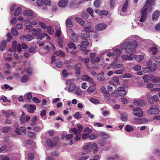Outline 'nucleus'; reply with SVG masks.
<instances>
[{
    "mask_svg": "<svg viewBox=\"0 0 160 160\" xmlns=\"http://www.w3.org/2000/svg\"><path fill=\"white\" fill-rule=\"evenodd\" d=\"M125 128L126 130L128 132H130L133 130V128L128 125H126L125 127Z\"/></svg>",
    "mask_w": 160,
    "mask_h": 160,
    "instance_id": "nucleus-41",
    "label": "nucleus"
},
{
    "mask_svg": "<svg viewBox=\"0 0 160 160\" xmlns=\"http://www.w3.org/2000/svg\"><path fill=\"white\" fill-rule=\"evenodd\" d=\"M95 84H93V85L89 87L87 89V92H88L91 93L95 91L96 90V87L95 85Z\"/></svg>",
    "mask_w": 160,
    "mask_h": 160,
    "instance_id": "nucleus-20",
    "label": "nucleus"
},
{
    "mask_svg": "<svg viewBox=\"0 0 160 160\" xmlns=\"http://www.w3.org/2000/svg\"><path fill=\"white\" fill-rule=\"evenodd\" d=\"M92 129H90L88 127L84 129V132L89 134L91 133L92 132Z\"/></svg>",
    "mask_w": 160,
    "mask_h": 160,
    "instance_id": "nucleus-62",
    "label": "nucleus"
},
{
    "mask_svg": "<svg viewBox=\"0 0 160 160\" xmlns=\"http://www.w3.org/2000/svg\"><path fill=\"white\" fill-rule=\"evenodd\" d=\"M43 3L46 5L50 6L51 5V2L50 0H44Z\"/></svg>",
    "mask_w": 160,
    "mask_h": 160,
    "instance_id": "nucleus-56",
    "label": "nucleus"
},
{
    "mask_svg": "<svg viewBox=\"0 0 160 160\" xmlns=\"http://www.w3.org/2000/svg\"><path fill=\"white\" fill-rule=\"evenodd\" d=\"M150 80L154 83H158L160 82V78L155 77L154 76L152 75L150 77Z\"/></svg>",
    "mask_w": 160,
    "mask_h": 160,
    "instance_id": "nucleus-18",
    "label": "nucleus"
},
{
    "mask_svg": "<svg viewBox=\"0 0 160 160\" xmlns=\"http://www.w3.org/2000/svg\"><path fill=\"white\" fill-rule=\"evenodd\" d=\"M23 14L25 16H29L33 15V13L32 11L31 10H27L23 12Z\"/></svg>",
    "mask_w": 160,
    "mask_h": 160,
    "instance_id": "nucleus-23",
    "label": "nucleus"
},
{
    "mask_svg": "<svg viewBox=\"0 0 160 160\" xmlns=\"http://www.w3.org/2000/svg\"><path fill=\"white\" fill-rule=\"evenodd\" d=\"M7 36L8 37L7 41L8 42H9L12 38V34L10 32L8 33L7 34Z\"/></svg>",
    "mask_w": 160,
    "mask_h": 160,
    "instance_id": "nucleus-47",
    "label": "nucleus"
},
{
    "mask_svg": "<svg viewBox=\"0 0 160 160\" xmlns=\"http://www.w3.org/2000/svg\"><path fill=\"white\" fill-rule=\"evenodd\" d=\"M108 12L105 10H102L99 12V14L100 15H107L108 14Z\"/></svg>",
    "mask_w": 160,
    "mask_h": 160,
    "instance_id": "nucleus-55",
    "label": "nucleus"
},
{
    "mask_svg": "<svg viewBox=\"0 0 160 160\" xmlns=\"http://www.w3.org/2000/svg\"><path fill=\"white\" fill-rule=\"evenodd\" d=\"M121 101L123 104H127L128 102V100L124 98H122L121 99Z\"/></svg>",
    "mask_w": 160,
    "mask_h": 160,
    "instance_id": "nucleus-60",
    "label": "nucleus"
},
{
    "mask_svg": "<svg viewBox=\"0 0 160 160\" xmlns=\"http://www.w3.org/2000/svg\"><path fill=\"white\" fill-rule=\"evenodd\" d=\"M32 99L33 101L37 103H39L41 102V100L36 97H33Z\"/></svg>",
    "mask_w": 160,
    "mask_h": 160,
    "instance_id": "nucleus-63",
    "label": "nucleus"
},
{
    "mask_svg": "<svg viewBox=\"0 0 160 160\" xmlns=\"http://www.w3.org/2000/svg\"><path fill=\"white\" fill-rule=\"evenodd\" d=\"M146 68L150 70H156V64L154 63H153L151 61H149L147 62Z\"/></svg>",
    "mask_w": 160,
    "mask_h": 160,
    "instance_id": "nucleus-4",
    "label": "nucleus"
},
{
    "mask_svg": "<svg viewBox=\"0 0 160 160\" xmlns=\"http://www.w3.org/2000/svg\"><path fill=\"white\" fill-rule=\"evenodd\" d=\"M39 24L43 29H46L48 28V27H47L46 24L43 22H39Z\"/></svg>",
    "mask_w": 160,
    "mask_h": 160,
    "instance_id": "nucleus-50",
    "label": "nucleus"
},
{
    "mask_svg": "<svg viewBox=\"0 0 160 160\" xmlns=\"http://www.w3.org/2000/svg\"><path fill=\"white\" fill-rule=\"evenodd\" d=\"M48 32L49 34H52L53 33L54 30L52 29V27L51 26H48Z\"/></svg>",
    "mask_w": 160,
    "mask_h": 160,
    "instance_id": "nucleus-48",
    "label": "nucleus"
},
{
    "mask_svg": "<svg viewBox=\"0 0 160 160\" xmlns=\"http://www.w3.org/2000/svg\"><path fill=\"white\" fill-rule=\"evenodd\" d=\"M106 142L102 139H99L98 140V143L101 146H103L104 145Z\"/></svg>",
    "mask_w": 160,
    "mask_h": 160,
    "instance_id": "nucleus-51",
    "label": "nucleus"
},
{
    "mask_svg": "<svg viewBox=\"0 0 160 160\" xmlns=\"http://www.w3.org/2000/svg\"><path fill=\"white\" fill-rule=\"evenodd\" d=\"M34 158V155L32 153H29L28 154V160H32Z\"/></svg>",
    "mask_w": 160,
    "mask_h": 160,
    "instance_id": "nucleus-57",
    "label": "nucleus"
},
{
    "mask_svg": "<svg viewBox=\"0 0 160 160\" xmlns=\"http://www.w3.org/2000/svg\"><path fill=\"white\" fill-rule=\"evenodd\" d=\"M92 28L91 27H84L81 32V38L86 39L89 38L90 36L89 31H92Z\"/></svg>",
    "mask_w": 160,
    "mask_h": 160,
    "instance_id": "nucleus-3",
    "label": "nucleus"
},
{
    "mask_svg": "<svg viewBox=\"0 0 160 160\" xmlns=\"http://www.w3.org/2000/svg\"><path fill=\"white\" fill-rule=\"evenodd\" d=\"M104 73L103 72H102L101 73H98L97 75V79L100 81H103L104 80V78L103 77Z\"/></svg>",
    "mask_w": 160,
    "mask_h": 160,
    "instance_id": "nucleus-21",
    "label": "nucleus"
},
{
    "mask_svg": "<svg viewBox=\"0 0 160 160\" xmlns=\"http://www.w3.org/2000/svg\"><path fill=\"white\" fill-rule=\"evenodd\" d=\"M7 44L5 40H2L0 42V51H3L5 49Z\"/></svg>",
    "mask_w": 160,
    "mask_h": 160,
    "instance_id": "nucleus-13",
    "label": "nucleus"
},
{
    "mask_svg": "<svg viewBox=\"0 0 160 160\" xmlns=\"http://www.w3.org/2000/svg\"><path fill=\"white\" fill-rule=\"evenodd\" d=\"M107 25L106 24L99 23L95 26V29L97 31H102L105 29Z\"/></svg>",
    "mask_w": 160,
    "mask_h": 160,
    "instance_id": "nucleus-9",
    "label": "nucleus"
},
{
    "mask_svg": "<svg viewBox=\"0 0 160 160\" xmlns=\"http://www.w3.org/2000/svg\"><path fill=\"white\" fill-rule=\"evenodd\" d=\"M29 80L28 77L26 75H23L21 78V82L22 83H25Z\"/></svg>",
    "mask_w": 160,
    "mask_h": 160,
    "instance_id": "nucleus-22",
    "label": "nucleus"
},
{
    "mask_svg": "<svg viewBox=\"0 0 160 160\" xmlns=\"http://www.w3.org/2000/svg\"><path fill=\"white\" fill-rule=\"evenodd\" d=\"M22 8L18 7L16 9L14 15L16 16H18L19 15L22 11Z\"/></svg>",
    "mask_w": 160,
    "mask_h": 160,
    "instance_id": "nucleus-26",
    "label": "nucleus"
},
{
    "mask_svg": "<svg viewBox=\"0 0 160 160\" xmlns=\"http://www.w3.org/2000/svg\"><path fill=\"white\" fill-rule=\"evenodd\" d=\"M74 118L76 119L82 118L81 115L78 112H76L74 115Z\"/></svg>",
    "mask_w": 160,
    "mask_h": 160,
    "instance_id": "nucleus-42",
    "label": "nucleus"
},
{
    "mask_svg": "<svg viewBox=\"0 0 160 160\" xmlns=\"http://www.w3.org/2000/svg\"><path fill=\"white\" fill-rule=\"evenodd\" d=\"M86 11L91 15L92 18H94V17L93 14L94 11L92 8H88L87 9Z\"/></svg>",
    "mask_w": 160,
    "mask_h": 160,
    "instance_id": "nucleus-35",
    "label": "nucleus"
},
{
    "mask_svg": "<svg viewBox=\"0 0 160 160\" xmlns=\"http://www.w3.org/2000/svg\"><path fill=\"white\" fill-rule=\"evenodd\" d=\"M36 50L35 47L31 46L29 49L28 50V52L30 53L34 52Z\"/></svg>",
    "mask_w": 160,
    "mask_h": 160,
    "instance_id": "nucleus-54",
    "label": "nucleus"
},
{
    "mask_svg": "<svg viewBox=\"0 0 160 160\" xmlns=\"http://www.w3.org/2000/svg\"><path fill=\"white\" fill-rule=\"evenodd\" d=\"M160 15V11L159 10H156L153 13L152 15V18L153 21H156L158 19Z\"/></svg>",
    "mask_w": 160,
    "mask_h": 160,
    "instance_id": "nucleus-11",
    "label": "nucleus"
},
{
    "mask_svg": "<svg viewBox=\"0 0 160 160\" xmlns=\"http://www.w3.org/2000/svg\"><path fill=\"white\" fill-rule=\"evenodd\" d=\"M160 112V110L153 106H151L149 109L148 111L147 112L149 114H158Z\"/></svg>",
    "mask_w": 160,
    "mask_h": 160,
    "instance_id": "nucleus-7",
    "label": "nucleus"
},
{
    "mask_svg": "<svg viewBox=\"0 0 160 160\" xmlns=\"http://www.w3.org/2000/svg\"><path fill=\"white\" fill-rule=\"evenodd\" d=\"M81 43V45H82L83 46H88L89 45V43L87 40L82 42Z\"/></svg>",
    "mask_w": 160,
    "mask_h": 160,
    "instance_id": "nucleus-59",
    "label": "nucleus"
},
{
    "mask_svg": "<svg viewBox=\"0 0 160 160\" xmlns=\"http://www.w3.org/2000/svg\"><path fill=\"white\" fill-rule=\"evenodd\" d=\"M17 20L15 17L12 18L10 21V23L12 25L16 23Z\"/></svg>",
    "mask_w": 160,
    "mask_h": 160,
    "instance_id": "nucleus-61",
    "label": "nucleus"
},
{
    "mask_svg": "<svg viewBox=\"0 0 160 160\" xmlns=\"http://www.w3.org/2000/svg\"><path fill=\"white\" fill-rule=\"evenodd\" d=\"M100 136L103 139H108L109 138V135L102 132H100Z\"/></svg>",
    "mask_w": 160,
    "mask_h": 160,
    "instance_id": "nucleus-36",
    "label": "nucleus"
},
{
    "mask_svg": "<svg viewBox=\"0 0 160 160\" xmlns=\"http://www.w3.org/2000/svg\"><path fill=\"white\" fill-rule=\"evenodd\" d=\"M155 29L157 31L160 30V23L157 24L155 27Z\"/></svg>",
    "mask_w": 160,
    "mask_h": 160,
    "instance_id": "nucleus-64",
    "label": "nucleus"
},
{
    "mask_svg": "<svg viewBox=\"0 0 160 160\" xmlns=\"http://www.w3.org/2000/svg\"><path fill=\"white\" fill-rule=\"evenodd\" d=\"M155 0H147L141 10V16L140 19V22H143L146 19L147 15V11L148 10H151V7L154 4Z\"/></svg>",
    "mask_w": 160,
    "mask_h": 160,
    "instance_id": "nucleus-1",
    "label": "nucleus"
},
{
    "mask_svg": "<svg viewBox=\"0 0 160 160\" xmlns=\"http://www.w3.org/2000/svg\"><path fill=\"white\" fill-rule=\"evenodd\" d=\"M133 114L138 117H141L143 116V112L140 108L137 107L133 110Z\"/></svg>",
    "mask_w": 160,
    "mask_h": 160,
    "instance_id": "nucleus-8",
    "label": "nucleus"
},
{
    "mask_svg": "<svg viewBox=\"0 0 160 160\" xmlns=\"http://www.w3.org/2000/svg\"><path fill=\"white\" fill-rule=\"evenodd\" d=\"M75 20L77 21L82 26H84L85 24V22L82 20L81 18H78L76 17L75 18Z\"/></svg>",
    "mask_w": 160,
    "mask_h": 160,
    "instance_id": "nucleus-34",
    "label": "nucleus"
},
{
    "mask_svg": "<svg viewBox=\"0 0 160 160\" xmlns=\"http://www.w3.org/2000/svg\"><path fill=\"white\" fill-rule=\"evenodd\" d=\"M78 35L75 33L71 34L70 37V39L73 42H77L78 40Z\"/></svg>",
    "mask_w": 160,
    "mask_h": 160,
    "instance_id": "nucleus-16",
    "label": "nucleus"
},
{
    "mask_svg": "<svg viewBox=\"0 0 160 160\" xmlns=\"http://www.w3.org/2000/svg\"><path fill=\"white\" fill-rule=\"evenodd\" d=\"M90 101L91 102L95 104H98L100 102L98 100L92 98H90Z\"/></svg>",
    "mask_w": 160,
    "mask_h": 160,
    "instance_id": "nucleus-45",
    "label": "nucleus"
},
{
    "mask_svg": "<svg viewBox=\"0 0 160 160\" xmlns=\"http://www.w3.org/2000/svg\"><path fill=\"white\" fill-rule=\"evenodd\" d=\"M81 79L82 80L89 82L93 84H95V83L93 79L88 76L83 75L82 76Z\"/></svg>",
    "mask_w": 160,
    "mask_h": 160,
    "instance_id": "nucleus-10",
    "label": "nucleus"
},
{
    "mask_svg": "<svg viewBox=\"0 0 160 160\" xmlns=\"http://www.w3.org/2000/svg\"><path fill=\"white\" fill-rule=\"evenodd\" d=\"M128 116L126 113H123L121 117V119L123 122H126L127 120Z\"/></svg>",
    "mask_w": 160,
    "mask_h": 160,
    "instance_id": "nucleus-27",
    "label": "nucleus"
},
{
    "mask_svg": "<svg viewBox=\"0 0 160 160\" xmlns=\"http://www.w3.org/2000/svg\"><path fill=\"white\" fill-rule=\"evenodd\" d=\"M133 105L137 106L144 107L146 103L144 100L142 99L134 100L132 102Z\"/></svg>",
    "mask_w": 160,
    "mask_h": 160,
    "instance_id": "nucleus-5",
    "label": "nucleus"
},
{
    "mask_svg": "<svg viewBox=\"0 0 160 160\" xmlns=\"http://www.w3.org/2000/svg\"><path fill=\"white\" fill-rule=\"evenodd\" d=\"M68 46L70 48H73L74 50L76 49L75 44L72 42H70L67 44Z\"/></svg>",
    "mask_w": 160,
    "mask_h": 160,
    "instance_id": "nucleus-28",
    "label": "nucleus"
},
{
    "mask_svg": "<svg viewBox=\"0 0 160 160\" xmlns=\"http://www.w3.org/2000/svg\"><path fill=\"white\" fill-rule=\"evenodd\" d=\"M68 0H60L58 2V6L60 7H64L67 4Z\"/></svg>",
    "mask_w": 160,
    "mask_h": 160,
    "instance_id": "nucleus-12",
    "label": "nucleus"
},
{
    "mask_svg": "<svg viewBox=\"0 0 160 160\" xmlns=\"http://www.w3.org/2000/svg\"><path fill=\"white\" fill-rule=\"evenodd\" d=\"M25 36V38L28 41H31L34 39L33 37L30 34H27Z\"/></svg>",
    "mask_w": 160,
    "mask_h": 160,
    "instance_id": "nucleus-44",
    "label": "nucleus"
},
{
    "mask_svg": "<svg viewBox=\"0 0 160 160\" xmlns=\"http://www.w3.org/2000/svg\"><path fill=\"white\" fill-rule=\"evenodd\" d=\"M58 43L60 47L61 48H62L63 47V41L62 40V38L61 37H59Z\"/></svg>",
    "mask_w": 160,
    "mask_h": 160,
    "instance_id": "nucleus-43",
    "label": "nucleus"
},
{
    "mask_svg": "<svg viewBox=\"0 0 160 160\" xmlns=\"http://www.w3.org/2000/svg\"><path fill=\"white\" fill-rule=\"evenodd\" d=\"M91 144L89 143L87 145H85L82 147V149L84 150H88L90 148L91 146Z\"/></svg>",
    "mask_w": 160,
    "mask_h": 160,
    "instance_id": "nucleus-52",
    "label": "nucleus"
},
{
    "mask_svg": "<svg viewBox=\"0 0 160 160\" xmlns=\"http://www.w3.org/2000/svg\"><path fill=\"white\" fill-rule=\"evenodd\" d=\"M128 1L127 0L124 3L122 8V12H125L126 11L128 5Z\"/></svg>",
    "mask_w": 160,
    "mask_h": 160,
    "instance_id": "nucleus-33",
    "label": "nucleus"
},
{
    "mask_svg": "<svg viewBox=\"0 0 160 160\" xmlns=\"http://www.w3.org/2000/svg\"><path fill=\"white\" fill-rule=\"evenodd\" d=\"M36 109L35 105H30L29 108H28V111L29 112L32 113Z\"/></svg>",
    "mask_w": 160,
    "mask_h": 160,
    "instance_id": "nucleus-25",
    "label": "nucleus"
},
{
    "mask_svg": "<svg viewBox=\"0 0 160 160\" xmlns=\"http://www.w3.org/2000/svg\"><path fill=\"white\" fill-rule=\"evenodd\" d=\"M11 129V128L10 127H4L2 128V131L3 132L7 133H8Z\"/></svg>",
    "mask_w": 160,
    "mask_h": 160,
    "instance_id": "nucleus-31",
    "label": "nucleus"
},
{
    "mask_svg": "<svg viewBox=\"0 0 160 160\" xmlns=\"http://www.w3.org/2000/svg\"><path fill=\"white\" fill-rule=\"evenodd\" d=\"M92 148L93 149V153H96L98 150V144L96 143H93L91 145Z\"/></svg>",
    "mask_w": 160,
    "mask_h": 160,
    "instance_id": "nucleus-17",
    "label": "nucleus"
},
{
    "mask_svg": "<svg viewBox=\"0 0 160 160\" xmlns=\"http://www.w3.org/2000/svg\"><path fill=\"white\" fill-rule=\"evenodd\" d=\"M82 65L81 63H77L76 64L75 66V70H80L81 68L82 67Z\"/></svg>",
    "mask_w": 160,
    "mask_h": 160,
    "instance_id": "nucleus-49",
    "label": "nucleus"
},
{
    "mask_svg": "<svg viewBox=\"0 0 160 160\" xmlns=\"http://www.w3.org/2000/svg\"><path fill=\"white\" fill-rule=\"evenodd\" d=\"M56 66L59 68L62 67V62L60 61H57L55 62Z\"/></svg>",
    "mask_w": 160,
    "mask_h": 160,
    "instance_id": "nucleus-46",
    "label": "nucleus"
},
{
    "mask_svg": "<svg viewBox=\"0 0 160 160\" xmlns=\"http://www.w3.org/2000/svg\"><path fill=\"white\" fill-rule=\"evenodd\" d=\"M98 137V134L97 133H95L91 135L89 138L90 140H93L97 139Z\"/></svg>",
    "mask_w": 160,
    "mask_h": 160,
    "instance_id": "nucleus-39",
    "label": "nucleus"
},
{
    "mask_svg": "<svg viewBox=\"0 0 160 160\" xmlns=\"http://www.w3.org/2000/svg\"><path fill=\"white\" fill-rule=\"evenodd\" d=\"M66 25L68 27H71L72 26V23L71 18H68L67 19Z\"/></svg>",
    "mask_w": 160,
    "mask_h": 160,
    "instance_id": "nucleus-29",
    "label": "nucleus"
},
{
    "mask_svg": "<svg viewBox=\"0 0 160 160\" xmlns=\"http://www.w3.org/2000/svg\"><path fill=\"white\" fill-rule=\"evenodd\" d=\"M138 44L135 40L132 42H128L126 48L125 52L127 54H132L136 52V48L137 47Z\"/></svg>",
    "mask_w": 160,
    "mask_h": 160,
    "instance_id": "nucleus-2",
    "label": "nucleus"
},
{
    "mask_svg": "<svg viewBox=\"0 0 160 160\" xmlns=\"http://www.w3.org/2000/svg\"><path fill=\"white\" fill-rule=\"evenodd\" d=\"M118 95L121 96H124L126 95V92L125 91H122L118 92Z\"/></svg>",
    "mask_w": 160,
    "mask_h": 160,
    "instance_id": "nucleus-58",
    "label": "nucleus"
},
{
    "mask_svg": "<svg viewBox=\"0 0 160 160\" xmlns=\"http://www.w3.org/2000/svg\"><path fill=\"white\" fill-rule=\"evenodd\" d=\"M101 2L100 0L95 1L93 2V5L96 8H99L100 6Z\"/></svg>",
    "mask_w": 160,
    "mask_h": 160,
    "instance_id": "nucleus-38",
    "label": "nucleus"
},
{
    "mask_svg": "<svg viewBox=\"0 0 160 160\" xmlns=\"http://www.w3.org/2000/svg\"><path fill=\"white\" fill-rule=\"evenodd\" d=\"M104 97L108 101H110L111 99L110 97V93L108 92L104 94Z\"/></svg>",
    "mask_w": 160,
    "mask_h": 160,
    "instance_id": "nucleus-53",
    "label": "nucleus"
},
{
    "mask_svg": "<svg viewBox=\"0 0 160 160\" xmlns=\"http://www.w3.org/2000/svg\"><path fill=\"white\" fill-rule=\"evenodd\" d=\"M76 85L75 84L73 83H70L68 88V90L69 91L72 92L75 89Z\"/></svg>",
    "mask_w": 160,
    "mask_h": 160,
    "instance_id": "nucleus-30",
    "label": "nucleus"
},
{
    "mask_svg": "<svg viewBox=\"0 0 160 160\" xmlns=\"http://www.w3.org/2000/svg\"><path fill=\"white\" fill-rule=\"evenodd\" d=\"M47 36H48V38H50V37L48 35V34L45 32L41 33L38 35V36L37 37V39L38 40H41L43 39V38Z\"/></svg>",
    "mask_w": 160,
    "mask_h": 160,
    "instance_id": "nucleus-19",
    "label": "nucleus"
},
{
    "mask_svg": "<svg viewBox=\"0 0 160 160\" xmlns=\"http://www.w3.org/2000/svg\"><path fill=\"white\" fill-rule=\"evenodd\" d=\"M150 49L152 52V54L154 55H156L157 52V48L155 47L152 46L151 47Z\"/></svg>",
    "mask_w": 160,
    "mask_h": 160,
    "instance_id": "nucleus-32",
    "label": "nucleus"
},
{
    "mask_svg": "<svg viewBox=\"0 0 160 160\" xmlns=\"http://www.w3.org/2000/svg\"><path fill=\"white\" fill-rule=\"evenodd\" d=\"M121 58L124 61H126L127 60H131L133 59H136L137 58V56L134 54H130L129 56L125 55H123L122 56Z\"/></svg>",
    "mask_w": 160,
    "mask_h": 160,
    "instance_id": "nucleus-6",
    "label": "nucleus"
},
{
    "mask_svg": "<svg viewBox=\"0 0 160 160\" xmlns=\"http://www.w3.org/2000/svg\"><path fill=\"white\" fill-rule=\"evenodd\" d=\"M53 53L54 55L62 57H65V54L61 50L59 51H54L53 52Z\"/></svg>",
    "mask_w": 160,
    "mask_h": 160,
    "instance_id": "nucleus-14",
    "label": "nucleus"
},
{
    "mask_svg": "<svg viewBox=\"0 0 160 160\" xmlns=\"http://www.w3.org/2000/svg\"><path fill=\"white\" fill-rule=\"evenodd\" d=\"M48 145L51 148H52L55 146L56 145V143H53L51 139H48L46 142Z\"/></svg>",
    "mask_w": 160,
    "mask_h": 160,
    "instance_id": "nucleus-24",
    "label": "nucleus"
},
{
    "mask_svg": "<svg viewBox=\"0 0 160 160\" xmlns=\"http://www.w3.org/2000/svg\"><path fill=\"white\" fill-rule=\"evenodd\" d=\"M32 34L33 36H36L41 32V29L39 28L37 29L33 28L32 29Z\"/></svg>",
    "mask_w": 160,
    "mask_h": 160,
    "instance_id": "nucleus-15",
    "label": "nucleus"
},
{
    "mask_svg": "<svg viewBox=\"0 0 160 160\" xmlns=\"http://www.w3.org/2000/svg\"><path fill=\"white\" fill-rule=\"evenodd\" d=\"M82 17L85 19H87L89 18V17L88 15L86 12H82L81 14Z\"/></svg>",
    "mask_w": 160,
    "mask_h": 160,
    "instance_id": "nucleus-40",
    "label": "nucleus"
},
{
    "mask_svg": "<svg viewBox=\"0 0 160 160\" xmlns=\"http://www.w3.org/2000/svg\"><path fill=\"white\" fill-rule=\"evenodd\" d=\"M11 33L15 36H17L18 34V32L17 29L15 28H12Z\"/></svg>",
    "mask_w": 160,
    "mask_h": 160,
    "instance_id": "nucleus-37",
    "label": "nucleus"
}]
</instances>
